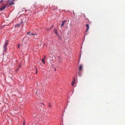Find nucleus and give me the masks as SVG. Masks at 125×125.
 <instances>
[{"label": "nucleus", "mask_w": 125, "mask_h": 125, "mask_svg": "<svg viewBox=\"0 0 125 125\" xmlns=\"http://www.w3.org/2000/svg\"><path fill=\"white\" fill-rule=\"evenodd\" d=\"M14 4V3L13 2L11 3H7L6 4H5L3 3H2V7L0 8V10H4L5 8L7 7H8L11 5Z\"/></svg>", "instance_id": "obj_1"}, {"label": "nucleus", "mask_w": 125, "mask_h": 125, "mask_svg": "<svg viewBox=\"0 0 125 125\" xmlns=\"http://www.w3.org/2000/svg\"><path fill=\"white\" fill-rule=\"evenodd\" d=\"M8 44V41L6 40L5 41L4 45L3 46L4 52H6V48Z\"/></svg>", "instance_id": "obj_2"}, {"label": "nucleus", "mask_w": 125, "mask_h": 125, "mask_svg": "<svg viewBox=\"0 0 125 125\" xmlns=\"http://www.w3.org/2000/svg\"><path fill=\"white\" fill-rule=\"evenodd\" d=\"M67 23V21L66 20H64L63 21L61 24V27L63 26L64 24H65Z\"/></svg>", "instance_id": "obj_3"}, {"label": "nucleus", "mask_w": 125, "mask_h": 125, "mask_svg": "<svg viewBox=\"0 0 125 125\" xmlns=\"http://www.w3.org/2000/svg\"><path fill=\"white\" fill-rule=\"evenodd\" d=\"M75 77H74L73 80L72 82L71 83L72 85V86H73L75 84Z\"/></svg>", "instance_id": "obj_4"}, {"label": "nucleus", "mask_w": 125, "mask_h": 125, "mask_svg": "<svg viewBox=\"0 0 125 125\" xmlns=\"http://www.w3.org/2000/svg\"><path fill=\"white\" fill-rule=\"evenodd\" d=\"M46 58V57L45 56H44V57L42 58V63L43 64L45 63V60Z\"/></svg>", "instance_id": "obj_5"}, {"label": "nucleus", "mask_w": 125, "mask_h": 125, "mask_svg": "<svg viewBox=\"0 0 125 125\" xmlns=\"http://www.w3.org/2000/svg\"><path fill=\"white\" fill-rule=\"evenodd\" d=\"M52 9L53 10H57V6H52Z\"/></svg>", "instance_id": "obj_6"}, {"label": "nucleus", "mask_w": 125, "mask_h": 125, "mask_svg": "<svg viewBox=\"0 0 125 125\" xmlns=\"http://www.w3.org/2000/svg\"><path fill=\"white\" fill-rule=\"evenodd\" d=\"M44 104L42 103H40L39 104V105L42 108H43L44 107Z\"/></svg>", "instance_id": "obj_7"}, {"label": "nucleus", "mask_w": 125, "mask_h": 125, "mask_svg": "<svg viewBox=\"0 0 125 125\" xmlns=\"http://www.w3.org/2000/svg\"><path fill=\"white\" fill-rule=\"evenodd\" d=\"M86 26L87 27V28L86 29V31H88L89 29V25L88 24H87L86 25Z\"/></svg>", "instance_id": "obj_8"}, {"label": "nucleus", "mask_w": 125, "mask_h": 125, "mask_svg": "<svg viewBox=\"0 0 125 125\" xmlns=\"http://www.w3.org/2000/svg\"><path fill=\"white\" fill-rule=\"evenodd\" d=\"M53 32L55 33L56 35H58L57 31L56 29H54Z\"/></svg>", "instance_id": "obj_9"}, {"label": "nucleus", "mask_w": 125, "mask_h": 125, "mask_svg": "<svg viewBox=\"0 0 125 125\" xmlns=\"http://www.w3.org/2000/svg\"><path fill=\"white\" fill-rule=\"evenodd\" d=\"M82 65H80L79 68V70L80 71H81L82 70Z\"/></svg>", "instance_id": "obj_10"}, {"label": "nucleus", "mask_w": 125, "mask_h": 125, "mask_svg": "<svg viewBox=\"0 0 125 125\" xmlns=\"http://www.w3.org/2000/svg\"><path fill=\"white\" fill-rule=\"evenodd\" d=\"M31 34L32 36H34L35 35H36L37 34V33H31Z\"/></svg>", "instance_id": "obj_11"}, {"label": "nucleus", "mask_w": 125, "mask_h": 125, "mask_svg": "<svg viewBox=\"0 0 125 125\" xmlns=\"http://www.w3.org/2000/svg\"><path fill=\"white\" fill-rule=\"evenodd\" d=\"M25 121H23V125H25Z\"/></svg>", "instance_id": "obj_12"}, {"label": "nucleus", "mask_w": 125, "mask_h": 125, "mask_svg": "<svg viewBox=\"0 0 125 125\" xmlns=\"http://www.w3.org/2000/svg\"><path fill=\"white\" fill-rule=\"evenodd\" d=\"M27 33L28 34L30 35L31 34V32L30 31L28 32Z\"/></svg>", "instance_id": "obj_13"}, {"label": "nucleus", "mask_w": 125, "mask_h": 125, "mask_svg": "<svg viewBox=\"0 0 125 125\" xmlns=\"http://www.w3.org/2000/svg\"><path fill=\"white\" fill-rule=\"evenodd\" d=\"M21 63L19 64V66H18V67H19V68H20L21 67Z\"/></svg>", "instance_id": "obj_14"}, {"label": "nucleus", "mask_w": 125, "mask_h": 125, "mask_svg": "<svg viewBox=\"0 0 125 125\" xmlns=\"http://www.w3.org/2000/svg\"><path fill=\"white\" fill-rule=\"evenodd\" d=\"M20 26V25L19 24H18L17 25H16L15 26V27H19Z\"/></svg>", "instance_id": "obj_15"}, {"label": "nucleus", "mask_w": 125, "mask_h": 125, "mask_svg": "<svg viewBox=\"0 0 125 125\" xmlns=\"http://www.w3.org/2000/svg\"><path fill=\"white\" fill-rule=\"evenodd\" d=\"M21 45L19 44L18 45V46L19 48L20 47Z\"/></svg>", "instance_id": "obj_16"}, {"label": "nucleus", "mask_w": 125, "mask_h": 125, "mask_svg": "<svg viewBox=\"0 0 125 125\" xmlns=\"http://www.w3.org/2000/svg\"><path fill=\"white\" fill-rule=\"evenodd\" d=\"M58 37L59 38H61V36H59L58 34V35H57Z\"/></svg>", "instance_id": "obj_17"}, {"label": "nucleus", "mask_w": 125, "mask_h": 125, "mask_svg": "<svg viewBox=\"0 0 125 125\" xmlns=\"http://www.w3.org/2000/svg\"><path fill=\"white\" fill-rule=\"evenodd\" d=\"M19 68H19V67H18L17 68V69L16 71H18L19 70Z\"/></svg>", "instance_id": "obj_18"}, {"label": "nucleus", "mask_w": 125, "mask_h": 125, "mask_svg": "<svg viewBox=\"0 0 125 125\" xmlns=\"http://www.w3.org/2000/svg\"><path fill=\"white\" fill-rule=\"evenodd\" d=\"M19 68H19V67H18L17 68V69L16 71H18L19 70Z\"/></svg>", "instance_id": "obj_19"}, {"label": "nucleus", "mask_w": 125, "mask_h": 125, "mask_svg": "<svg viewBox=\"0 0 125 125\" xmlns=\"http://www.w3.org/2000/svg\"><path fill=\"white\" fill-rule=\"evenodd\" d=\"M49 106L50 107H51V105L50 104H49Z\"/></svg>", "instance_id": "obj_20"}, {"label": "nucleus", "mask_w": 125, "mask_h": 125, "mask_svg": "<svg viewBox=\"0 0 125 125\" xmlns=\"http://www.w3.org/2000/svg\"><path fill=\"white\" fill-rule=\"evenodd\" d=\"M3 1V0H1L0 1V3L1 2Z\"/></svg>", "instance_id": "obj_21"}, {"label": "nucleus", "mask_w": 125, "mask_h": 125, "mask_svg": "<svg viewBox=\"0 0 125 125\" xmlns=\"http://www.w3.org/2000/svg\"><path fill=\"white\" fill-rule=\"evenodd\" d=\"M37 72H36V74H37Z\"/></svg>", "instance_id": "obj_22"}]
</instances>
